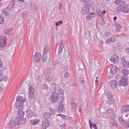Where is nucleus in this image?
<instances>
[{
	"label": "nucleus",
	"instance_id": "34",
	"mask_svg": "<svg viewBox=\"0 0 129 129\" xmlns=\"http://www.w3.org/2000/svg\"><path fill=\"white\" fill-rule=\"evenodd\" d=\"M47 52H48V46L45 45L43 50V54H47Z\"/></svg>",
	"mask_w": 129,
	"mask_h": 129
},
{
	"label": "nucleus",
	"instance_id": "11",
	"mask_svg": "<svg viewBox=\"0 0 129 129\" xmlns=\"http://www.w3.org/2000/svg\"><path fill=\"white\" fill-rule=\"evenodd\" d=\"M63 109H64V104L62 102V101H60L57 108V112L61 113L63 112Z\"/></svg>",
	"mask_w": 129,
	"mask_h": 129
},
{
	"label": "nucleus",
	"instance_id": "43",
	"mask_svg": "<svg viewBox=\"0 0 129 129\" xmlns=\"http://www.w3.org/2000/svg\"><path fill=\"white\" fill-rule=\"evenodd\" d=\"M106 13V11L104 10L101 13V14H100V17L101 18H102V17H103V15H105V14Z\"/></svg>",
	"mask_w": 129,
	"mask_h": 129
},
{
	"label": "nucleus",
	"instance_id": "46",
	"mask_svg": "<svg viewBox=\"0 0 129 129\" xmlns=\"http://www.w3.org/2000/svg\"><path fill=\"white\" fill-rule=\"evenodd\" d=\"M57 116H60V117H61V118H65V117H66V116L62 114H57Z\"/></svg>",
	"mask_w": 129,
	"mask_h": 129
},
{
	"label": "nucleus",
	"instance_id": "42",
	"mask_svg": "<svg viewBox=\"0 0 129 129\" xmlns=\"http://www.w3.org/2000/svg\"><path fill=\"white\" fill-rule=\"evenodd\" d=\"M117 122H116V121H113L112 122V126H117Z\"/></svg>",
	"mask_w": 129,
	"mask_h": 129
},
{
	"label": "nucleus",
	"instance_id": "63",
	"mask_svg": "<svg viewBox=\"0 0 129 129\" xmlns=\"http://www.w3.org/2000/svg\"><path fill=\"white\" fill-rule=\"evenodd\" d=\"M19 2H20L21 3H24V2H25V1L24 0H18Z\"/></svg>",
	"mask_w": 129,
	"mask_h": 129
},
{
	"label": "nucleus",
	"instance_id": "36",
	"mask_svg": "<svg viewBox=\"0 0 129 129\" xmlns=\"http://www.w3.org/2000/svg\"><path fill=\"white\" fill-rule=\"evenodd\" d=\"M90 0H81V2L83 3V5H86L88 4Z\"/></svg>",
	"mask_w": 129,
	"mask_h": 129
},
{
	"label": "nucleus",
	"instance_id": "64",
	"mask_svg": "<svg viewBox=\"0 0 129 129\" xmlns=\"http://www.w3.org/2000/svg\"><path fill=\"white\" fill-rule=\"evenodd\" d=\"M120 11H121V10H118L117 11V13H119V12H120Z\"/></svg>",
	"mask_w": 129,
	"mask_h": 129
},
{
	"label": "nucleus",
	"instance_id": "57",
	"mask_svg": "<svg viewBox=\"0 0 129 129\" xmlns=\"http://www.w3.org/2000/svg\"><path fill=\"white\" fill-rule=\"evenodd\" d=\"M34 10L36 12H38L39 10L38 9V7L37 6H35V8H34Z\"/></svg>",
	"mask_w": 129,
	"mask_h": 129
},
{
	"label": "nucleus",
	"instance_id": "33",
	"mask_svg": "<svg viewBox=\"0 0 129 129\" xmlns=\"http://www.w3.org/2000/svg\"><path fill=\"white\" fill-rule=\"evenodd\" d=\"M62 24H63V21H59L55 23V26H56V27H59V26H60V25H62Z\"/></svg>",
	"mask_w": 129,
	"mask_h": 129
},
{
	"label": "nucleus",
	"instance_id": "21",
	"mask_svg": "<svg viewBox=\"0 0 129 129\" xmlns=\"http://www.w3.org/2000/svg\"><path fill=\"white\" fill-rule=\"evenodd\" d=\"M94 17H95V15L94 13H92L88 14L86 17V19L87 21H89L90 20H91L92 18H94Z\"/></svg>",
	"mask_w": 129,
	"mask_h": 129
},
{
	"label": "nucleus",
	"instance_id": "6",
	"mask_svg": "<svg viewBox=\"0 0 129 129\" xmlns=\"http://www.w3.org/2000/svg\"><path fill=\"white\" fill-rule=\"evenodd\" d=\"M41 58H42V55L41 53L39 52H35L33 56V60L35 62H40V60H41Z\"/></svg>",
	"mask_w": 129,
	"mask_h": 129
},
{
	"label": "nucleus",
	"instance_id": "50",
	"mask_svg": "<svg viewBox=\"0 0 129 129\" xmlns=\"http://www.w3.org/2000/svg\"><path fill=\"white\" fill-rule=\"evenodd\" d=\"M92 127H94L95 129H97V126H96V124H93L92 125Z\"/></svg>",
	"mask_w": 129,
	"mask_h": 129
},
{
	"label": "nucleus",
	"instance_id": "51",
	"mask_svg": "<svg viewBox=\"0 0 129 129\" xmlns=\"http://www.w3.org/2000/svg\"><path fill=\"white\" fill-rule=\"evenodd\" d=\"M26 17H27V13H23L22 14V18L23 19H25L26 18Z\"/></svg>",
	"mask_w": 129,
	"mask_h": 129
},
{
	"label": "nucleus",
	"instance_id": "18",
	"mask_svg": "<svg viewBox=\"0 0 129 129\" xmlns=\"http://www.w3.org/2000/svg\"><path fill=\"white\" fill-rule=\"evenodd\" d=\"M117 83V81H116V80H113L110 82V85L112 87V88H116Z\"/></svg>",
	"mask_w": 129,
	"mask_h": 129
},
{
	"label": "nucleus",
	"instance_id": "28",
	"mask_svg": "<svg viewBox=\"0 0 129 129\" xmlns=\"http://www.w3.org/2000/svg\"><path fill=\"white\" fill-rule=\"evenodd\" d=\"M63 48H64V44H63V43H61L59 45V50H58L59 54H61V53H62V51Z\"/></svg>",
	"mask_w": 129,
	"mask_h": 129
},
{
	"label": "nucleus",
	"instance_id": "10",
	"mask_svg": "<svg viewBox=\"0 0 129 129\" xmlns=\"http://www.w3.org/2000/svg\"><path fill=\"white\" fill-rule=\"evenodd\" d=\"M121 11L123 14H127L129 12V5L126 4L124 5L121 8Z\"/></svg>",
	"mask_w": 129,
	"mask_h": 129
},
{
	"label": "nucleus",
	"instance_id": "19",
	"mask_svg": "<svg viewBox=\"0 0 129 129\" xmlns=\"http://www.w3.org/2000/svg\"><path fill=\"white\" fill-rule=\"evenodd\" d=\"M5 34L6 36H13V30L12 29H7L5 31Z\"/></svg>",
	"mask_w": 129,
	"mask_h": 129
},
{
	"label": "nucleus",
	"instance_id": "60",
	"mask_svg": "<svg viewBox=\"0 0 129 129\" xmlns=\"http://www.w3.org/2000/svg\"><path fill=\"white\" fill-rule=\"evenodd\" d=\"M3 67V62L0 61V68H2Z\"/></svg>",
	"mask_w": 129,
	"mask_h": 129
},
{
	"label": "nucleus",
	"instance_id": "7",
	"mask_svg": "<svg viewBox=\"0 0 129 129\" xmlns=\"http://www.w3.org/2000/svg\"><path fill=\"white\" fill-rule=\"evenodd\" d=\"M34 87L30 86L29 89V97L30 99L34 98V95H35V93H34Z\"/></svg>",
	"mask_w": 129,
	"mask_h": 129
},
{
	"label": "nucleus",
	"instance_id": "16",
	"mask_svg": "<svg viewBox=\"0 0 129 129\" xmlns=\"http://www.w3.org/2000/svg\"><path fill=\"white\" fill-rule=\"evenodd\" d=\"M18 124V122L14 119H12L9 123V126L11 127H16Z\"/></svg>",
	"mask_w": 129,
	"mask_h": 129
},
{
	"label": "nucleus",
	"instance_id": "29",
	"mask_svg": "<svg viewBox=\"0 0 129 129\" xmlns=\"http://www.w3.org/2000/svg\"><path fill=\"white\" fill-rule=\"evenodd\" d=\"M76 108H77V105H76V103L74 102H72V109L73 110H76Z\"/></svg>",
	"mask_w": 129,
	"mask_h": 129
},
{
	"label": "nucleus",
	"instance_id": "14",
	"mask_svg": "<svg viewBox=\"0 0 129 129\" xmlns=\"http://www.w3.org/2000/svg\"><path fill=\"white\" fill-rule=\"evenodd\" d=\"M115 4L118 6L119 8L123 7L124 5L125 4V2L121 0H117L115 1Z\"/></svg>",
	"mask_w": 129,
	"mask_h": 129
},
{
	"label": "nucleus",
	"instance_id": "1",
	"mask_svg": "<svg viewBox=\"0 0 129 129\" xmlns=\"http://www.w3.org/2000/svg\"><path fill=\"white\" fill-rule=\"evenodd\" d=\"M25 115V112L23 111H18L16 117L17 120V124L20 125L21 124H25L26 123V118H23Z\"/></svg>",
	"mask_w": 129,
	"mask_h": 129
},
{
	"label": "nucleus",
	"instance_id": "45",
	"mask_svg": "<svg viewBox=\"0 0 129 129\" xmlns=\"http://www.w3.org/2000/svg\"><path fill=\"white\" fill-rule=\"evenodd\" d=\"M67 125L66 123H63V124L62 125H60V126L61 128H64V127H66Z\"/></svg>",
	"mask_w": 129,
	"mask_h": 129
},
{
	"label": "nucleus",
	"instance_id": "41",
	"mask_svg": "<svg viewBox=\"0 0 129 129\" xmlns=\"http://www.w3.org/2000/svg\"><path fill=\"white\" fill-rule=\"evenodd\" d=\"M2 13L3 14V15H5V16H8V15H9V13H8V11L5 10H2Z\"/></svg>",
	"mask_w": 129,
	"mask_h": 129
},
{
	"label": "nucleus",
	"instance_id": "25",
	"mask_svg": "<svg viewBox=\"0 0 129 129\" xmlns=\"http://www.w3.org/2000/svg\"><path fill=\"white\" fill-rule=\"evenodd\" d=\"M43 118L44 119H48V118H50V117L51 116L50 114L49 113V112H45L43 113Z\"/></svg>",
	"mask_w": 129,
	"mask_h": 129
},
{
	"label": "nucleus",
	"instance_id": "12",
	"mask_svg": "<svg viewBox=\"0 0 129 129\" xmlns=\"http://www.w3.org/2000/svg\"><path fill=\"white\" fill-rule=\"evenodd\" d=\"M129 112V105H125L123 107L121 108V113H124V112Z\"/></svg>",
	"mask_w": 129,
	"mask_h": 129
},
{
	"label": "nucleus",
	"instance_id": "15",
	"mask_svg": "<svg viewBox=\"0 0 129 129\" xmlns=\"http://www.w3.org/2000/svg\"><path fill=\"white\" fill-rule=\"evenodd\" d=\"M118 59H119V57H118V55L115 54L112 55L111 58L109 59L110 61H111L112 62H114V63H115L118 61Z\"/></svg>",
	"mask_w": 129,
	"mask_h": 129
},
{
	"label": "nucleus",
	"instance_id": "40",
	"mask_svg": "<svg viewBox=\"0 0 129 129\" xmlns=\"http://www.w3.org/2000/svg\"><path fill=\"white\" fill-rule=\"evenodd\" d=\"M110 40L111 41V43H114L116 41V39L114 37H111V38H110Z\"/></svg>",
	"mask_w": 129,
	"mask_h": 129
},
{
	"label": "nucleus",
	"instance_id": "48",
	"mask_svg": "<svg viewBox=\"0 0 129 129\" xmlns=\"http://www.w3.org/2000/svg\"><path fill=\"white\" fill-rule=\"evenodd\" d=\"M89 122L90 128H92V124H93V123H91V120H89Z\"/></svg>",
	"mask_w": 129,
	"mask_h": 129
},
{
	"label": "nucleus",
	"instance_id": "52",
	"mask_svg": "<svg viewBox=\"0 0 129 129\" xmlns=\"http://www.w3.org/2000/svg\"><path fill=\"white\" fill-rule=\"evenodd\" d=\"M3 80H4V81H7V80H8V78L7 77H6V76H4L3 77Z\"/></svg>",
	"mask_w": 129,
	"mask_h": 129
},
{
	"label": "nucleus",
	"instance_id": "58",
	"mask_svg": "<svg viewBox=\"0 0 129 129\" xmlns=\"http://www.w3.org/2000/svg\"><path fill=\"white\" fill-rule=\"evenodd\" d=\"M117 19V17L116 16L114 17L113 18L114 22H116V19Z\"/></svg>",
	"mask_w": 129,
	"mask_h": 129
},
{
	"label": "nucleus",
	"instance_id": "23",
	"mask_svg": "<svg viewBox=\"0 0 129 129\" xmlns=\"http://www.w3.org/2000/svg\"><path fill=\"white\" fill-rule=\"evenodd\" d=\"M26 113L27 118H32V117L34 116V115H33V112L30 110H27L26 111Z\"/></svg>",
	"mask_w": 129,
	"mask_h": 129
},
{
	"label": "nucleus",
	"instance_id": "2",
	"mask_svg": "<svg viewBox=\"0 0 129 129\" xmlns=\"http://www.w3.org/2000/svg\"><path fill=\"white\" fill-rule=\"evenodd\" d=\"M58 99H59V96H57L56 92H53L52 95L50 97L51 103L54 104L55 102H57L58 101Z\"/></svg>",
	"mask_w": 129,
	"mask_h": 129
},
{
	"label": "nucleus",
	"instance_id": "31",
	"mask_svg": "<svg viewBox=\"0 0 129 129\" xmlns=\"http://www.w3.org/2000/svg\"><path fill=\"white\" fill-rule=\"evenodd\" d=\"M42 60L43 62H46V61L47 60V53H43Z\"/></svg>",
	"mask_w": 129,
	"mask_h": 129
},
{
	"label": "nucleus",
	"instance_id": "53",
	"mask_svg": "<svg viewBox=\"0 0 129 129\" xmlns=\"http://www.w3.org/2000/svg\"><path fill=\"white\" fill-rule=\"evenodd\" d=\"M125 51H126V53H127V54H128V55H129V48H126L125 49Z\"/></svg>",
	"mask_w": 129,
	"mask_h": 129
},
{
	"label": "nucleus",
	"instance_id": "35",
	"mask_svg": "<svg viewBox=\"0 0 129 129\" xmlns=\"http://www.w3.org/2000/svg\"><path fill=\"white\" fill-rule=\"evenodd\" d=\"M49 80L52 81V82H55L56 81V78L52 76L49 77Z\"/></svg>",
	"mask_w": 129,
	"mask_h": 129
},
{
	"label": "nucleus",
	"instance_id": "44",
	"mask_svg": "<svg viewBox=\"0 0 129 129\" xmlns=\"http://www.w3.org/2000/svg\"><path fill=\"white\" fill-rule=\"evenodd\" d=\"M69 74L68 73V72H66L64 73V76L65 77V78H68V77H69Z\"/></svg>",
	"mask_w": 129,
	"mask_h": 129
},
{
	"label": "nucleus",
	"instance_id": "22",
	"mask_svg": "<svg viewBox=\"0 0 129 129\" xmlns=\"http://www.w3.org/2000/svg\"><path fill=\"white\" fill-rule=\"evenodd\" d=\"M110 72L112 74H115L117 72V68L115 66H112L110 69Z\"/></svg>",
	"mask_w": 129,
	"mask_h": 129
},
{
	"label": "nucleus",
	"instance_id": "38",
	"mask_svg": "<svg viewBox=\"0 0 129 129\" xmlns=\"http://www.w3.org/2000/svg\"><path fill=\"white\" fill-rule=\"evenodd\" d=\"M5 22V19L0 14V24H4Z\"/></svg>",
	"mask_w": 129,
	"mask_h": 129
},
{
	"label": "nucleus",
	"instance_id": "39",
	"mask_svg": "<svg viewBox=\"0 0 129 129\" xmlns=\"http://www.w3.org/2000/svg\"><path fill=\"white\" fill-rule=\"evenodd\" d=\"M106 114H108V117H109V115H110V114H111V113H112V110H108L106 111Z\"/></svg>",
	"mask_w": 129,
	"mask_h": 129
},
{
	"label": "nucleus",
	"instance_id": "13",
	"mask_svg": "<svg viewBox=\"0 0 129 129\" xmlns=\"http://www.w3.org/2000/svg\"><path fill=\"white\" fill-rule=\"evenodd\" d=\"M23 105H24V103H20V101H16L15 103V106L18 109H19V110H21V109H23Z\"/></svg>",
	"mask_w": 129,
	"mask_h": 129
},
{
	"label": "nucleus",
	"instance_id": "20",
	"mask_svg": "<svg viewBox=\"0 0 129 129\" xmlns=\"http://www.w3.org/2000/svg\"><path fill=\"white\" fill-rule=\"evenodd\" d=\"M16 99L17 100V101H19V102L21 103L22 102H23V103H24V102H26V99H25L24 97L18 96Z\"/></svg>",
	"mask_w": 129,
	"mask_h": 129
},
{
	"label": "nucleus",
	"instance_id": "61",
	"mask_svg": "<svg viewBox=\"0 0 129 129\" xmlns=\"http://www.w3.org/2000/svg\"><path fill=\"white\" fill-rule=\"evenodd\" d=\"M84 80L81 81V83H82V84H84Z\"/></svg>",
	"mask_w": 129,
	"mask_h": 129
},
{
	"label": "nucleus",
	"instance_id": "62",
	"mask_svg": "<svg viewBox=\"0 0 129 129\" xmlns=\"http://www.w3.org/2000/svg\"><path fill=\"white\" fill-rule=\"evenodd\" d=\"M14 7H15V3H14L12 6H11V9H13V8H14Z\"/></svg>",
	"mask_w": 129,
	"mask_h": 129
},
{
	"label": "nucleus",
	"instance_id": "56",
	"mask_svg": "<svg viewBox=\"0 0 129 129\" xmlns=\"http://www.w3.org/2000/svg\"><path fill=\"white\" fill-rule=\"evenodd\" d=\"M3 71H2V70L0 69V77L3 76Z\"/></svg>",
	"mask_w": 129,
	"mask_h": 129
},
{
	"label": "nucleus",
	"instance_id": "59",
	"mask_svg": "<svg viewBox=\"0 0 129 129\" xmlns=\"http://www.w3.org/2000/svg\"><path fill=\"white\" fill-rule=\"evenodd\" d=\"M98 83H99L98 80H96L95 81L96 86L98 85Z\"/></svg>",
	"mask_w": 129,
	"mask_h": 129
},
{
	"label": "nucleus",
	"instance_id": "54",
	"mask_svg": "<svg viewBox=\"0 0 129 129\" xmlns=\"http://www.w3.org/2000/svg\"><path fill=\"white\" fill-rule=\"evenodd\" d=\"M3 91H4V89L2 87H0V93H2Z\"/></svg>",
	"mask_w": 129,
	"mask_h": 129
},
{
	"label": "nucleus",
	"instance_id": "26",
	"mask_svg": "<svg viewBox=\"0 0 129 129\" xmlns=\"http://www.w3.org/2000/svg\"><path fill=\"white\" fill-rule=\"evenodd\" d=\"M128 74H129V72L128 71H127V70H125V69L122 70V75H123V76H124V77L127 78L126 76L128 75Z\"/></svg>",
	"mask_w": 129,
	"mask_h": 129
},
{
	"label": "nucleus",
	"instance_id": "55",
	"mask_svg": "<svg viewBox=\"0 0 129 129\" xmlns=\"http://www.w3.org/2000/svg\"><path fill=\"white\" fill-rule=\"evenodd\" d=\"M59 11H61V8H62V4L61 3H59Z\"/></svg>",
	"mask_w": 129,
	"mask_h": 129
},
{
	"label": "nucleus",
	"instance_id": "30",
	"mask_svg": "<svg viewBox=\"0 0 129 129\" xmlns=\"http://www.w3.org/2000/svg\"><path fill=\"white\" fill-rule=\"evenodd\" d=\"M64 93V91L63 90H60L58 92V95L60 96V98L61 99H63V94Z\"/></svg>",
	"mask_w": 129,
	"mask_h": 129
},
{
	"label": "nucleus",
	"instance_id": "8",
	"mask_svg": "<svg viewBox=\"0 0 129 129\" xmlns=\"http://www.w3.org/2000/svg\"><path fill=\"white\" fill-rule=\"evenodd\" d=\"M120 84L122 86H126L127 85V78H124L122 77L121 78L120 81Z\"/></svg>",
	"mask_w": 129,
	"mask_h": 129
},
{
	"label": "nucleus",
	"instance_id": "3",
	"mask_svg": "<svg viewBox=\"0 0 129 129\" xmlns=\"http://www.w3.org/2000/svg\"><path fill=\"white\" fill-rule=\"evenodd\" d=\"M106 96L107 98L109 99L106 101L107 103H110L111 104L112 102H114V101H115V100L112 98L113 97V95L111 94V92H108L106 94Z\"/></svg>",
	"mask_w": 129,
	"mask_h": 129
},
{
	"label": "nucleus",
	"instance_id": "27",
	"mask_svg": "<svg viewBox=\"0 0 129 129\" xmlns=\"http://www.w3.org/2000/svg\"><path fill=\"white\" fill-rule=\"evenodd\" d=\"M49 115H50V116H52V115H54L55 113H56V110L54 109L50 108L49 109V112H48Z\"/></svg>",
	"mask_w": 129,
	"mask_h": 129
},
{
	"label": "nucleus",
	"instance_id": "17",
	"mask_svg": "<svg viewBox=\"0 0 129 129\" xmlns=\"http://www.w3.org/2000/svg\"><path fill=\"white\" fill-rule=\"evenodd\" d=\"M122 64H123V67H124V68H129V62L128 61H126V60H125V59L124 58H122Z\"/></svg>",
	"mask_w": 129,
	"mask_h": 129
},
{
	"label": "nucleus",
	"instance_id": "24",
	"mask_svg": "<svg viewBox=\"0 0 129 129\" xmlns=\"http://www.w3.org/2000/svg\"><path fill=\"white\" fill-rule=\"evenodd\" d=\"M116 27V31L117 32V33H119L120 32V30H121V25L119 24V23H116L115 24Z\"/></svg>",
	"mask_w": 129,
	"mask_h": 129
},
{
	"label": "nucleus",
	"instance_id": "9",
	"mask_svg": "<svg viewBox=\"0 0 129 129\" xmlns=\"http://www.w3.org/2000/svg\"><path fill=\"white\" fill-rule=\"evenodd\" d=\"M90 7L88 5H86L82 9V13L83 15H87L88 13L90 12Z\"/></svg>",
	"mask_w": 129,
	"mask_h": 129
},
{
	"label": "nucleus",
	"instance_id": "4",
	"mask_svg": "<svg viewBox=\"0 0 129 129\" xmlns=\"http://www.w3.org/2000/svg\"><path fill=\"white\" fill-rule=\"evenodd\" d=\"M7 41H8V38L6 37L2 36L0 37L1 48H4L6 47V45H7Z\"/></svg>",
	"mask_w": 129,
	"mask_h": 129
},
{
	"label": "nucleus",
	"instance_id": "32",
	"mask_svg": "<svg viewBox=\"0 0 129 129\" xmlns=\"http://www.w3.org/2000/svg\"><path fill=\"white\" fill-rule=\"evenodd\" d=\"M32 121H33L32 122L33 125H36V124H38V123L40 122V120H32Z\"/></svg>",
	"mask_w": 129,
	"mask_h": 129
},
{
	"label": "nucleus",
	"instance_id": "5",
	"mask_svg": "<svg viewBox=\"0 0 129 129\" xmlns=\"http://www.w3.org/2000/svg\"><path fill=\"white\" fill-rule=\"evenodd\" d=\"M50 126V120L49 119H45L43 121L41 124V129H47Z\"/></svg>",
	"mask_w": 129,
	"mask_h": 129
},
{
	"label": "nucleus",
	"instance_id": "37",
	"mask_svg": "<svg viewBox=\"0 0 129 129\" xmlns=\"http://www.w3.org/2000/svg\"><path fill=\"white\" fill-rule=\"evenodd\" d=\"M36 8V5L34 3H32L31 5L30 9L32 11L33 10H35V8Z\"/></svg>",
	"mask_w": 129,
	"mask_h": 129
},
{
	"label": "nucleus",
	"instance_id": "47",
	"mask_svg": "<svg viewBox=\"0 0 129 129\" xmlns=\"http://www.w3.org/2000/svg\"><path fill=\"white\" fill-rule=\"evenodd\" d=\"M106 44H109V43H111V41L110 40V38H108L106 40Z\"/></svg>",
	"mask_w": 129,
	"mask_h": 129
},
{
	"label": "nucleus",
	"instance_id": "49",
	"mask_svg": "<svg viewBox=\"0 0 129 129\" xmlns=\"http://www.w3.org/2000/svg\"><path fill=\"white\" fill-rule=\"evenodd\" d=\"M97 14L98 15L99 17H100V15H101V11H100V10L97 11Z\"/></svg>",
	"mask_w": 129,
	"mask_h": 129
}]
</instances>
